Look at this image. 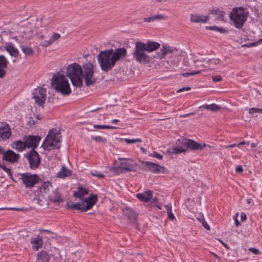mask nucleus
<instances>
[{
  "instance_id": "f257e3e1",
  "label": "nucleus",
  "mask_w": 262,
  "mask_h": 262,
  "mask_svg": "<svg viewBox=\"0 0 262 262\" xmlns=\"http://www.w3.org/2000/svg\"><path fill=\"white\" fill-rule=\"evenodd\" d=\"M127 53V50L124 48L100 51L97 55V59L101 70L108 72L112 70L117 62L126 57Z\"/></svg>"
},
{
  "instance_id": "f03ea898",
  "label": "nucleus",
  "mask_w": 262,
  "mask_h": 262,
  "mask_svg": "<svg viewBox=\"0 0 262 262\" xmlns=\"http://www.w3.org/2000/svg\"><path fill=\"white\" fill-rule=\"evenodd\" d=\"M60 130L56 128L49 130L48 134L43 141L41 147L45 150L50 151L52 149H58L60 147Z\"/></svg>"
},
{
  "instance_id": "7ed1b4c3",
  "label": "nucleus",
  "mask_w": 262,
  "mask_h": 262,
  "mask_svg": "<svg viewBox=\"0 0 262 262\" xmlns=\"http://www.w3.org/2000/svg\"><path fill=\"white\" fill-rule=\"evenodd\" d=\"M82 67L78 63L74 62L67 67L66 76L68 77L73 86L81 88L83 82L81 78Z\"/></svg>"
},
{
  "instance_id": "20e7f679",
  "label": "nucleus",
  "mask_w": 262,
  "mask_h": 262,
  "mask_svg": "<svg viewBox=\"0 0 262 262\" xmlns=\"http://www.w3.org/2000/svg\"><path fill=\"white\" fill-rule=\"evenodd\" d=\"M249 14L248 11L243 7L233 8L229 14V18L236 28L241 29L246 21Z\"/></svg>"
},
{
  "instance_id": "39448f33",
  "label": "nucleus",
  "mask_w": 262,
  "mask_h": 262,
  "mask_svg": "<svg viewBox=\"0 0 262 262\" xmlns=\"http://www.w3.org/2000/svg\"><path fill=\"white\" fill-rule=\"evenodd\" d=\"M51 84L57 92L64 96H68L72 92L68 80L62 74L54 75L52 79Z\"/></svg>"
},
{
  "instance_id": "423d86ee",
  "label": "nucleus",
  "mask_w": 262,
  "mask_h": 262,
  "mask_svg": "<svg viewBox=\"0 0 262 262\" xmlns=\"http://www.w3.org/2000/svg\"><path fill=\"white\" fill-rule=\"evenodd\" d=\"M81 76L84 80L85 85L87 87L94 85L97 81V78L94 77L95 73L94 66L91 62L83 64Z\"/></svg>"
},
{
  "instance_id": "0eeeda50",
  "label": "nucleus",
  "mask_w": 262,
  "mask_h": 262,
  "mask_svg": "<svg viewBox=\"0 0 262 262\" xmlns=\"http://www.w3.org/2000/svg\"><path fill=\"white\" fill-rule=\"evenodd\" d=\"M146 51L143 47L137 41L135 43V49L132 53L133 58L138 62L141 64L149 63L152 60V58L148 55Z\"/></svg>"
},
{
  "instance_id": "6e6552de",
  "label": "nucleus",
  "mask_w": 262,
  "mask_h": 262,
  "mask_svg": "<svg viewBox=\"0 0 262 262\" xmlns=\"http://www.w3.org/2000/svg\"><path fill=\"white\" fill-rule=\"evenodd\" d=\"M177 145H181L192 151H202L204 148H213V147L205 143H200L194 140L184 138L183 139H178L176 141Z\"/></svg>"
},
{
  "instance_id": "1a4fd4ad",
  "label": "nucleus",
  "mask_w": 262,
  "mask_h": 262,
  "mask_svg": "<svg viewBox=\"0 0 262 262\" xmlns=\"http://www.w3.org/2000/svg\"><path fill=\"white\" fill-rule=\"evenodd\" d=\"M141 163V169L144 171H150L154 173H165L168 174L169 173V170L166 167L158 164L155 163H153L149 161H140Z\"/></svg>"
},
{
  "instance_id": "9d476101",
  "label": "nucleus",
  "mask_w": 262,
  "mask_h": 262,
  "mask_svg": "<svg viewBox=\"0 0 262 262\" xmlns=\"http://www.w3.org/2000/svg\"><path fill=\"white\" fill-rule=\"evenodd\" d=\"M20 176V179L26 188H32L39 183L40 179L37 174H31L30 172L18 173Z\"/></svg>"
},
{
  "instance_id": "9b49d317",
  "label": "nucleus",
  "mask_w": 262,
  "mask_h": 262,
  "mask_svg": "<svg viewBox=\"0 0 262 262\" xmlns=\"http://www.w3.org/2000/svg\"><path fill=\"white\" fill-rule=\"evenodd\" d=\"M29 163L30 168L33 170L37 169L41 163V157L35 149H31L24 155Z\"/></svg>"
},
{
  "instance_id": "f8f14e48",
  "label": "nucleus",
  "mask_w": 262,
  "mask_h": 262,
  "mask_svg": "<svg viewBox=\"0 0 262 262\" xmlns=\"http://www.w3.org/2000/svg\"><path fill=\"white\" fill-rule=\"evenodd\" d=\"M118 160L120 161V164L123 169L126 172H136L137 171L138 164L131 158L119 157Z\"/></svg>"
},
{
  "instance_id": "ddd939ff",
  "label": "nucleus",
  "mask_w": 262,
  "mask_h": 262,
  "mask_svg": "<svg viewBox=\"0 0 262 262\" xmlns=\"http://www.w3.org/2000/svg\"><path fill=\"white\" fill-rule=\"evenodd\" d=\"M32 98L39 106H42L46 100V90L41 87H38L32 92Z\"/></svg>"
},
{
  "instance_id": "4468645a",
  "label": "nucleus",
  "mask_w": 262,
  "mask_h": 262,
  "mask_svg": "<svg viewBox=\"0 0 262 262\" xmlns=\"http://www.w3.org/2000/svg\"><path fill=\"white\" fill-rule=\"evenodd\" d=\"M19 158L20 155L11 149L6 150L2 156L3 161L8 162L11 164L18 163Z\"/></svg>"
},
{
  "instance_id": "2eb2a0df",
  "label": "nucleus",
  "mask_w": 262,
  "mask_h": 262,
  "mask_svg": "<svg viewBox=\"0 0 262 262\" xmlns=\"http://www.w3.org/2000/svg\"><path fill=\"white\" fill-rule=\"evenodd\" d=\"M41 139V137L38 135H29L24 137V140L26 141L27 148H31L32 149H35L38 146V143Z\"/></svg>"
},
{
  "instance_id": "dca6fc26",
  "label": "nucleus",
  "mask_w": 262,
  "mask_h": 262,
  "mask_svg": "<svg viewBox=\"0 0 262 262\" xmlns=\"http://www.w3.org/2000/svg\"><path fill=\"white\" fill-rule=\"evenodd\" d=\"M175 50V48L170 46H163L160 51L156 53L153 58L162 59L167 55H171Z\"/></svg>"
},
{
  "instance_id": "f3484780",
  "label": "nucleus",
  "mask_w": 262,
  "mask_h": 262,
  "mask_svg": "<svg viewBox=\"0 0 262 262\" xmlns=\"http://www.w3.org/2000/svg\"><path fill=\"white\" fill-rule=\"evenodd\" d=\"M142 47L147 52H152L158 50L160 47V44L152 40H148L146 42L138 41Z\"/></svg>"
},
{
  "instance_id": "a211bd4d",
  "label": "nucleus",
  "mask_w": 262,
  "mask_h": 262,
  "mask_svg": "<svg viewBox=\"0 0 262 262\" xmlns=\"http://www.w3.org/2000/svg\"><path fill=\"white\" fill-rule=\"evenodd\" d=\"M11 135L10 127L8 124H0V141L8 140Z\"/></svg>"
},
{
  "instance_id": "6ab92c4d",
  "label": "nucleus",
  "mask_w": 262,
  "mask_h": 262,
  "mask_svg": "<svg viewBox=\"0 0 262 262\" xmlns=\"http://www.w3.org/2000/svg\"><path fill=\"white\" fill-rule=\"evenodd\" d=\"M97 201L98 195L96 194H91L84 200V202L86 204L85 205H84L85 209L84 210L86 211L91 209L93 206L96 204Z\"/></svg>"
},
{
  "instance_id": "aec40b11",
  "label": "nucleus",
  "mask_w": 262,
  "mask_h": 262,
  "mask_svg": "<svg viewBox=\"0 0 262 262\" xmlns=\"http://www.w3.org/2000/svg\"><path fill=\"white\" fill-rule=\"evenodd\" d=\"M124 214L130 222H135L137 219L136 212L132 208L126 207L123 210Z\"/></svg>"
},
{
  "instance_id": "412c9836",
  "label": "nucleus",
  "mask_w": 262,
  "mask_h": 262,
  "mask_svg": "<svg viewBox=\"0 0 262 262\" xmlns=\"http://www.w3.org/2000/svg\"><path fill=\"white\" fill-rule=\"evenodd\" d=\"M209 19V15H199L198 14H191L190 15V21L192 23H207Z\"/></svg>"
},
{
  "instance_id": "4be33fe9",
  "label": "nucleus",
  "mask_w": 262,
  "mask_h": 262,
  "mask_svg": "<svg viewBox=\"0 0 262 262\" xmlns=\"http://www.w3.org/2000/svg\"><path fill=\"white\" fill-rule=\"evenodd\" d=\"M30 242L32 245V249L34 251H37L43 246L42 238L39 236L36 237L31 238Z\"/></svg>"
},
{
  "instance_id": "5701e85b",
  "label": "nucleus",
  "mask_w": 262,
  "mask_h": 262,
  "mask_svg": "<svg viewBox=\"0 0 262 262\" xmlns=\"http://www.w3.org/2000/svg\"><path fill=\"white\" fill-rule=\"evenodd\" d=\"M136 196L139 200L144 202H147L152 196V191L151 190H147L143 193H138Z\"/></svg>"
},
{
  "instance_id": "b1692460",
  "label": "nucleus",
  "mask_w": 262,
  "mask_h": 262,
  "mask_svg": "<svg viewBox=\"0 0 262 262\" xmlns=\"http://www.w3.org/2000/svg\"><path fill=\"white\" fill-rule=\"evenodd\" d=\"M5 49L11 56L17 57L18 55L19 51L18 49L15 48L14 46L11 42H8L6 45Z\"/></svg>"
},
{
  "instance_id": "393cba45",
  "label": "nucleus",
  "mask_w": 262,
  "mask_h": 262,
  "mask_svg": "<svg viewBox=\"0 0 262 262\" xmlns=\"http://www.w3.org/2000/svg\"><path fill=\"white\" fill-rule=\"evenodd\" d=\"M50 258L49 254L44 250L41 251L36 255L37 260L40 262H48Z\"/></svg>"
},
{
  "instance_id": "a878e982",
  "label": "nucleus",
  "mask_w": 262,
  "mask_h": 262,
  "mask_svg": "<svg viewBox=\"0 0 262 262\" xmlns=\"http://www.w3.org/2000/svg\"><path fill=\"white\" fill-rule=\"evenodd\" d=\"M48 197L51 202L59 204L63 201V199L61 198L57 190H54L52 194L48 195Z\"/></svg>"
},
{
  "instance_id": "bb28decb",
  "label": "nucleus",
  "mask_w": 262,
  "mask_h": 262,
  "mask_svg": "<svg viewBox=\"0 0 262 262\" xmlns=\"http://www.w3.org/2000/svg\"><path fill=\"white\" fill-rule=\"evenodd\" d=\"M11 146L13 149L17 150L18 151H22L27 148L26 141L21 140H18L15 141L11 144Z\"/></svg>"
},
{
  "instance_id": "cd10ccee",
  "label": "nucleus",
  "mask_w": 262,
  "mask_h": 262,
  "mask_svg": "<svg viewBox=\"0 0 262 262\" xmlns=\"http://www.w3.org/2000/svg\"><path fill=\"white\" fill-rule=\"evenodd\" d=\"M67 209H72L80 210L81 212H85L86 210H84L85 209L84 205L83 203H81L80 202L76 203L75 204H70L69 203H67L65 205Z\"/></svg>"
},
{
  "instance_id": "c85d7f7f",
  "label": "nucleus",
  "mask_w": 262,
  "mask_h": 262,
  "mask_svg": "<svg viewBox=\"0 0 262 262\" xmlns=\"http://www.w3.org/2000/svg\"><path fill=\"white\" fill-rule=\"evenodd\" d=\"M89 193V191L88 190L83 187L82 186H79L78 188L77 191H75L73 193V196L75 198H79L81 200H82V198L85 195Z\"/></svg>"
},
{
  "instance_id": "c756f323",
  "label": "nucleus",
  "mask_w": 262,
  "mask_h": 262,
  "mask_svg": "<svg viewBox=\"0 0 262 262\" xmlns=\"http://www.w3.org/2000/svg\"><path fill=\"white\" fill-rule=\"evenodd\" d=\"M176 145L177 146H174L167 149V152L169 153L170 154L178 155L186 151L187 149L181 146H182L181 145H177V144Z\"/></svg>"
},
{
  "instance_id": "7c9ffc66",
  "label": "nucleus",
  "mask_w": 262,
  "mask_h": 262,
  "mask_svg": "<svg viewBox=\"0 0 262 262\" xmlns=\"http://www.w3.org/2000/svg\"><path fill=\"white\" fill-rule=\"evenodd\" d=\"M199 108H203L205 110H210L214 112L221 110V106L215 103H212L211 104H204L202 106H200Z\"/></svg>"
},
{
  "instance_id": "2f4dec72",
  "label": "nucleus",
  "mask_w": 262,
  "mask_h": 262,
  "mask_svg": "<svg viewBox=\"0 0 262 262\" xmlns=\"http://www.w3.org/2000/svg\"><path fill=\"white\" fill-rule=\"evenodd\" d=\"M210 13L216 16L215 19L216 20L223 21L224 20V15L225 14L224 11H221L219 9H216L211 10Z\"/></svg>"
},
{
  "instance_id": "473e14b6",
  "label": "nucleus",
  "mask_w": 262,
  "mask_h": 262,
  "mask_svg": "<svg viewBox=\"0 0 262 262\" xmlns=\"http://www.w3.org/2000/svg\"><path fill=\"white\" fill-rule=\"evenodd\" d=\"M71 174V171H70L66 166H63L60 171L57 173V177L60 178H64L70 176Z\"/></svg>"
},
{
  "instance_id": "72a5a7b5",
  "label": "nucleus",
  "mask_w": 262,
  "mask_h": 262,
  "mask_svg": "<svg viewBox=\"0 0 262 262\" xmlns=\"http://www.w3.org/2000/svg\"><path fill=\"white\" fill-rule=\"evenodd\" d=\"M50 186H51V183L50 182H43L39 187L37 191H43L45 193L48 194L49 192Z\"/></svg>"
},
{
  "instance_id": "f704fd0d",
  "label": "nucleus",
  "mask_w": 262,
  "mask_h": 262,
  "mask_svg": "<svg viewBox=\"0 0 262 262\" xmlns=\"http://www.w3.org/2000/svg\"><path fill=\"white\" fill-rule=\"evenodd\" d=\"M205 28H206V29H207V30L215 31L216 32H219L222 34L226 33L228 32V30H227L226 29L222 27H217L216 26H206Z\"/></svg>"
},
{
  "instance_id": "c9c22d12",
  "label": "nucleus",
  "mask_w": 262,
  "mask_h": 262,
  "mask_svg": "<svg viewBox=\"0 0 262 262\" xmlns=\"http://www.w3.org/2000/svg\"><path fill=\"white\" fill-rule=\"evenodd\" d=\"M110 171L115 174H119L120 173L125 172V171L123 169V168L120 164L119 166L110 167Z\"/></svg>"
},
{
  "instance_id": "e433bc0d",
  "label": "nucleus",
  "mask_w": 262,
  "mask_h": 262,
  "mask_svg": "<svg viewBox=\"0 0 262 262\" xmlns=\"http://www.w3.org/2000/svg\"><path fill=\"white\" fill-rule=\"evenodd\" d=\"M20 47L23 52L26 55L30 56L33 53V49L30 47L20 46Z\"/></svg>"
},
{
  "instance_id": "4c0bfd02",
  "label": "nucleus",
  "mask_w": 262,
  "mask_h": 262,
  "mask_svg": "<svg viewBox=\"0 0 262 262\" xmlns=\"http://www.w3.org/2000/svg\"><path fill=\"white\" fill-rule=\"evenodd\" d=\"M94 128L96 129H116L118 128V127L111 126L109 125H94Z\"/></svg>"
},
{
  "instance_id": "58836bf2",
  "label": "nucleus",
  "mask_w": 262,
  "mask_h": 262,
  "mask_svg": "<svg viewBox=\"0 0 262 262\" xmlns=\"http://www.w3.org/2000/svg\"><path fill=\"white\" fill-rule=\"evenodd\" d=\"M9 62L5 56L3 55H0V68H7Z\"/></svg>"
},
{
  "instance_id": "ea45409f",
  "label": "nucleus",
  "mask_w": 262,
  "mask_h": 262,
  "mask_svg": "<svg viewBox=\"0 0 262 262\" xmlns=\"http://www.w3.org/2000/svg\"><path fill=\"white\" fill-rule=\"evenodd\" d=\"M165 207L167 209V213H168V217L169 220L171 221H173L176 219L175 216L174 214H173L172 212V208L171 206L166 205Z\"/></svg>"
},
{
  "instance_id": "a19ab883",
  "label": "nucleus",
  "mask_w": 262,
  "mask_h": 262,
  "mask_svg": "<svg viewBox=\"0 0 262 262\" xmlns=\"http://www.w3.org/2000/svg\"><path fill=\"white\" fill-rule=\"evenodd\" d=\"M91 139L93 140H94L96 142H99L101 143H105L107 142V140L105 138L102 137L101 136H91Z\"/></svg>"
},
{
  "instance_id": "79ce46f5",
  "label": "nucleus",
  "mask_w": 262,
  "mask_h": 262,
  "mask_svg": "<svg viewBox=\"0 0 262 262\" xmlns=\"http://www.w3.org/2000/svg\"><path fill=\"white\" fill-rule=\"evenodd\" d=\"M220 61L221 60L217 58L208 59L207 61V63L208 66H211L213 64L217 65L219 64Z\"/></svg>"
},
{
  "instance_id": "37998d69",
  "label": "nucleus",
  "mask_w": 262,
  "mask_h": 262,
  "mask_svg": "<svg viewBox=\"0 0 262 262\" xmlns=\"http://www.w3.org/2000/svg\"><path fill=\"white\" fill-rule=\"evenodd\" d=\"M38 123L37 120H35L34 117H30L28 118V125L30 127H33L34 125Z\"/></svg>"
},
{
  "instance_id": "c03bdc74",
  "label": "nucleus",
  "mask_w": 262,
  "mask_h": 262,
  "mask_svg": "<svg viewBox=\"0 0 262 262\" xmlns=\"http://www.w3.org/2000/svg\"><path fill=\"white\" fill-rule=\"evenodd\" d=\"M262 43V38H260L257 41L245 44L243 46L249 48L251 47L256 46L258 43Z\"/></svg>"
},
{
  "instance_id": "a18cd8bd",
  "label": "nucleus",
  "mask_w": 262,
  "mask_h": 262,
  "mask_svg": "<svg viewBox=\"0 0 262 262\" xmlns=\"http://www.w3.org/2000/svg\"><path fill=\"white\" fill-rule=\"evenodd\" d=\"M257 113L262 114V108L252 107L249 110V113L250 114H253Z\"/></svg>"
},
{
  "instance_id": "49530a36",
  "label": "nucleus",
  "mask_w": 262,
  "mask_h": 262,
  "mask_svg": "<svg viewBox=\"0 0 262 262\" xmlns=\"http://www.w3.org/2000/svg\"><path fill=\"white\" fill-rule=\"evenodd\" d=\"M124 141L128 144H132V143H136V142H142V140L141 139H139V138H137V139H125Z\"/></svg>"
},
{
  "instance_id": "de8ad7c7",
  "label": "nucleus",
  "mask_w": 262,
  "mask_h": 262,
  "mask_svg": "<svg viewBox=\"0 0 262 262\" xmlns=\"http://www.w3.org/2000/svg\"><path fill=\"white\" fill-rule=\"evenodd\" d=\"M154 21L165 19L166 16L163 14H157L152 16Z\"/></svg>"
},
{
  "instance_id": "09e8293b",
  "label": "nucleus",
  "mask_w": 262,
  "mask_h": 262,
  "mask_svg": "<svg viewBox=\"0 0 262 262\" xmlns=\"http://www.w3.org/2000/svg\"><path fill=\"white\" fill-rule=\"evenodd\" d=\"M149 156L151 157H155L159 160H162L163 157L162 155L158 153L157 151H154L153 153L150 154Z\"/></svg>"
},
{
  "instance_id": "8fccbe9b",
  "label": "nucleus",
  "mask_w": 262,
  "mask_h": 262,
  "mask_svg": "<svg viewBox=\"0 0 262 262\" xmlns=\"http://www.w3.org/2000/svg\"><path fill=\"white\" fill-rule=\"evenodd\" d=\"M0 168L5 171L8 175H10L12 172L10 168L7 167L5 165L0 163Z\"/></svg>"
},
{
  "instance_id": "3c124183",
  "label": "nucleus",
  "mask_w": 262,
  "mask_h": 262,
  "mask_svg": "<svg viewBox=\"0 0 262 262\" xmlns=\"http://www.w3.org/2000/svg\"><path fill=\"white\" fill-rule=\"evenodd\" d=\"M249 251L255 255H259L260 254V251L256 248H254V247L250 248L249 249Z\"/></svg>"
},
{
  "instance_id": "603ef678",
  "label": "nucleus",
  "mask_w": 262,
  "mask_h": 262,
  "mask_svg": "<svg viewBox=\"0 0 262 262\" xmlns=\"http://www.w3.org/2000/svg\"><path fill=\"white\" fill-rule=\"evenodd\" d=\"M60 37V35L57 33H54L50 38L53 41L58 39Z\"/></svg>"
},
{
  "instance_id": "864d4df0",
  "label": "nucleus",
  "mask_w": 262,
  "mask_h": 262,
  "mask_svg": "<svg viewBox=\"0 0 262 262\" xmlns=\"http://www.w3.org/2000/svg\"><path fill=\"white\" fill-rule=\"evenodd\" d=\"M7 68H0V78H3L6 74V69Z\"/></svg>"
},
{
  "instance_id": "5fc2aeb1",
  "label": "nucleus",
  "mask_w": 262,
  "mask_h": 262,
  "mask_svg": "<svg viewBox=\"0 0 262 262\" xmlns=\"http://www.w3.org/2000/svg\"><path fill=\"white\" fill-rule=\"evenodd\" d=\"M201 73V71H195L194 72H190V73H188V72H187V73H183L182 75L184 77H187L189 75H195V74H199Z\"/></svg>"
},
{
  "instance_id": "6e6d98bb",
  "label": "nucleus",
  "mask_w": 262,
  "mask_h": 262,
  "mask_svg": "<svg viewBox=\"0 0 262 262\" xmlns=\"http://www.w3.org/2000/svg\"><path fill=\"white\" fill-rule=\"evenodd\" d=\"M222 80V78L221 76L216 75L212 77V80L214 82L221 81Z\"/></svg>"
},
{
  "instance_id": "4d7b16f0",
  "label": "nucleus",
  "mask_w": 262,
  "mask_h": 262,
  "mask_svg": "<svg viewBox=\"0 0 262 262\" xmlns=\"http://www.w3.org/2000/svg\"><path fill=\"white\" fill-rule=\"evenodd\" d=\"M243 171H244V169L241 165H238V166H236V167L235 168V171L237 173H242L243 172Z\"/></svg>"
},
{
  "instance_id": "13d9d810",
  "label": "nucleus",
  "mask_w": 262,
  "mask_h": 262,
  "mask_svg": "<svg viewBox=\"0 0 262 262\" xmlns=\"http://www.w3.org/2000/svg\"><path fill=\"white\" fill-rule=\"evenodd\" d=\"M202 225L207 230H210V226L207 224V223L204 220L202 222Z\"/></svg>"
},
{
  "instance_id": "bf43d9fd",
  "label": "nucleus",
  "mask_w": 262,
  "mask_h": 262,
  "mask_svg": "<svg viewBox=\"0 0 262 262\" xmlns=\"http://www.w3.org/2000/svg\"><path fill=\"white\" fill-rule=\"evenodd\" d=\"M247 219V215L244 212H242L241 214V220L242 222L246 221Z\"/></svg>"
},
{
  "instance_id": "052dcab7",
  "label": "nucleus",
  "mask_w": 262,
  "mask_h": 262,
  "mask_svg": "<svg viewBox=\"0 0 262 262\" xmlns=\"http://www.w3.org/2000/svg\"><path fill=\"white\" fill-rule=\"evenodd\" d=\"M143 20L145 22H151V21H154V19H153V17L152 16H150V17H145L143 18Z\"/></svg>"
},
{
  "instance_id": "680f3d73",
  "label": "nucleus",
  "mask_w": 262,
  "mask_h": 262,
  "mask_svg": "<svg viewBox=\"0 0 262 262\" xmlns=\"http://www.w3.org/2000/svg\"><path fill=\"white\" fill-rule=\"evenodd\" d=\"M53 43V41L50 38V39L48 41H45L43 46L45 47H48L50 44Z\"/></svg>"
},
{
  "instance_id": "e2e57ef3",
  "label": "nucleus",
  "mask_w": 262,
  "mask_h": 262,
  "mask_svg": "<svg viewBox=\"0 0 262 262\" xmlns=\"http://www.w3.org/2000/svg\"><path fill=\"white\" fill-rule=\"evenodd\" d=\"M190 90V87H184V88H182L181 89H180L179 90H178L177 91V93H179V92H183V91H189Z\"/></svg>"
},
{
  "instance_id": "0e129e2a",
  "label": "nucleus",
  "mask_w": 262,
  "mask_h": 262,
  "mask_svg": "<svg viewBox=\"0 0 262 262\" xmlns=\"http://www.w3.org/2000/svg\"><path fill=\"white\" fill-rule=\"evenodd\" d=\"M220 242L221 243V244H222V245L227 249V250H229L230 249V247L228 246V245H227L226 243H225V242H224L222 240H220Z\"/></svg>"
},
{
  "instance_id": "69168bd1",
  "label": "nucleus",
  "mask_w": 262,
  "mask_h": 262,
  "mask_svg": "<svg viewBox=\"0 0 262 262\" xmlns=\"http://www.w3.org/2000/svg\"><path fill=\"white\" fill-rule=\"evenodd\" d=\"M7 210H17V211H22L24 209L23 208H6Z\"/></svg>"
},
{
  "instance_id": "338daca9",
  "label": "nucleus",
  "mask_w": 262,
  "mask_h": 262,
  "mask_svg": "<svg viewBox=\"0 0 262 262\" xmlns=\"http://www.w3.org/2000/svg\"><path fill=\"white\" fill-rule=\"evenodd\" d=\"M33 115L34 116V118H35V120H37V122H38V121L40 120L42 118L41 115L34 114Z\"/></svg>"
},
{
  "instance_id": "774afa93",
  "label": "nucleus",
  "mask_w": 262,
  "mask_h": 262,
  "mask_svg": "<svg viewBox=\"0 0 262 262\" xmlns=\"http://www.w3.org/2000/svg\"><path fill=\"white\" fill-rule=\"evenodd\" d=\"M235 146H237V145L236 144H232L230 145H228L225 146L226 148H232Z\"/></svg>"
}]
</instances>
